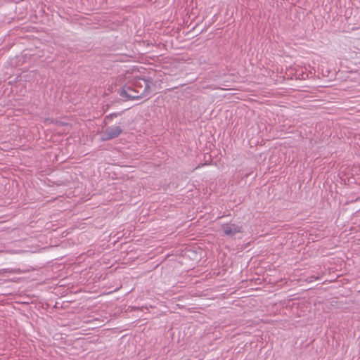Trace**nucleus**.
<instances>
[{"mask_svg": "<svg viewBox=\"0 0 360 360\" xmlns=\"http://www.w3.org/2000/svg\"><path fill=\"white\" fill-rule=\"evenodd\" d=\"M221 229L224 234L229 237H234L237 233L243 232V226L236 224H222Z\"/></svg>", "mask_w": 360, "mask_h": 360, "instance_id": "f03ea898", "label": "nucleus"}, {"mask_svg": "<svg viewBox=\"0 0 360 360\" xmlns=\"http://www.w3.org/2000/svg\"><path fill=\"white\" fill-rule=\"evenodd\" d=\"M122 131L120 126L113 125L108 127L103 133V140H110L118 136Z\"/></svg>", "mask_w": 360, "mask_h": 360, "instance_id": "7ed1b4c3", "label": "nucleus"}, {"mask_svg": "<svg viewBox=\"0 0 360 360\" xmlns=\"http://www.w3.org/2000/svg\"><path fill=\"white\" fill-rule=\"evenodd\" d=\"M150 93V82L146 79L134 78L127 83L122 89L120 95L128 99H138L148 96Z\"/></svg>", "mask_w": 360, "mask_h": 360, "instance_id": "f257e3e1", "label": "nucleus"}]
</instances>
